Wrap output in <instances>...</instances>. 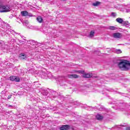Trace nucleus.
I'll return each mask as SVG.
<instances>
[{
	"mask_svg": "<svg viewBox=\"0 0 130 130\" xmlns=\"http://www.w3.org/2000/svg\"><path fill=\"white\" fill-rule=\"evenodd\" d=\"M118 67L121 71H128L130 70V62L123 60L118 63Z\"/></svg>",
	"mask_w": 130,
	"mask_h": 130,
	"instance_id": "nucleus-1",
	"label": "nucleus"
},
{
	"mask_svg": "<svg viewBox=\"0 0 130 130\" xmlns=\"http://www.w3.org/2000/svg\"><path fill=\"white\" fill-rule=\"evenodd\" d=\"M113 37L114 38L117 39H120L122 37V34L120 32H115L113 34Z\"/></svg>",
	"mask_w": 130,
	"mask_h": 130,
	"instance_id": "nucleus-2",
	"label": "nucleus"
},
{
	"mask_svg": "<svg viewBox=\"0 0 130 130\" xmlns=\"http://www.w3.org/2000/svg\"><path fill=\"white\" fill-rule=\"evenodd\" d=\"M10 80V81H13V82H20V78L17 76H11Z\"/></svg>",
	"mask_w": 130,
	"mask_h": 130,
	"instance_id": "nucleus-3",
	"label": "nucleus"
},
{
	"mask_svg": "<svg viewBox=\"0 0 130 130\" xmlns=\"http://www.w3.org/2000/svg\"><path fill=\"white\" fill-rule=\"evenodd\" d=\"M64 80H66V78H64V77L61 76L59 78V82L61 86L64 85V84H63V83H64Z\"/></svg>",
	"mask_w": 130,
	"mask_h": 130,
	"instance_id": "nucleus-4",
	"label": "nucleus"
},
{
	"mask_svg": "<svg viewBox=\"0 0 130 130\" xmlns=\"http://www.w3.org/2000/svg\"><path fill=\"white\" fill-rule=\"evenodd\" d=\"M69 78H71V79H77L79 78V76L76 74H71L69 75Z\"/></svg>",
	"mask_w": 130,
	"mask_h": 130,
	"instance_id": "nucleus-5",
	"label": "nucleus"
},
{
	"mask_svg": "<svg viewBox=\"0 0 130 130\" xmlns=\"http://www.w3.org/2000/svg\"><path fill=\"white\" fill-rule=\"evenodd\" d=\"M92 77V74H90L89 73H85L84 75H83V78H91Z\"/></svg>",
	"mask_w": 130,
	"mask_h": 130,
	"instance_id": "nucleus-6",
	"label": "nucleus"
},
{
	"mask_svg": "<svg viewBox=\"0 0 130 130\" xmlns=\"http://www.w3.org/2000/svg\"><path fill=\"white\" fill-rule=\"evenodd\" d=\"M51 93L54 98L56 97L58 95L57 92L54 90H51Z\"/></svg>",
	"mask_w": 130,
	"mask_h": 130,
	"instance_id": "nucleus-7",
	"label": "nucleus"
},
{
	"mask_svg": "<svg viewBox=\"0 0 130 130\" xmlns=\"http://www.w3.org/2000/svg\"><path fill=\"white\" fill-rule=\"evenodd\" d=\"M116 21L117 22V23H119V24H122V23H123V19L121 18H117Z\"/></svg>",
	"mask_w": 130,
	"mask_h": 130,
	"instance_id": "nucleus-8",
	"label": "nucleus"
},
{
	"mask_svg": "<svg viewBox=\"0 0 130 130\" xmlns=\"http://www.w3.org/2000/svg\"><path fill=\"white\" fill-rule=\"evenodd\" d=\"M19 57L20 59H25L27 57L25 54L21 53L19 55Z\"/></svg>",
	"mask_w": 130,
	"mask_h": 130,
	"instance_id": "nucleus-9",
	"label": "nucleus"
},
{
	"mask_svg": "<svg viewBox=\"0 0 130 130\" xmlns=\"http://www.w3.org/2000/svg\"><path fill=\"white\" fill-rule=\"evenodd\" d=\"M21 13L23 17H25V16H28L29 15L28 12L26 11H22Z\"/></svg>",
	"mask_w": 130,
	"mask_h": 130,
	"instance_id": "nucleus-10",
	"label": "nucleus"
},
{
	"mask_svg": "<svg viewBox=\"0 0 130 130\" xmlns=\"http://www.w3.org/2000/svg\"><path fill=\"white\" fill-rule=\"evenodd\" d=\"M37 20L39 23H42V22H43V19H42V17H41V16H38L37 18Z\"/></svg>",
	"mask_w": 130,
	"mask_h": 130,
	"instance_id": "nucleus-11",
	"label": "nucleus"
},
{
	"mask_svg": "<svg viewBox=\"0 0 130 130\" xmlns=\"http://www.w3.org/2000/svg\"><path fill=\"white\" fill-rule=\"evenodd\" d=\"M95 35V32L93 30L90 31V34L89 35V37L90 38H93V36Z\"/></svg>",
	"mask_w": 130,
	"mask_h": 130,
	"instance_id": "nucleus-12",
	"label": "nucleus"
},
{
	"mask_svg": "<svg viewBox=\"0 0 130 130\" xmlns=\"http://www.w3.org/2000/svg\"><path fill=\"white\" fill-rule=\"evenodd\" d=\"M74 73H78V74H82V75H84L85 74V71L84 70L75 71Z\"/></svg>",
	"mask_w": 130,
	"mask_h": 130,
	"instance_id": "nucleus-13",
	"label": "nucleus"
},
{
	"mask_svg": "<svg viewBox=\"0 0 130 130\" xmlns=\"http://www.w3.org/2000/svg\"><path fill=\"white\" fill-rule=\"evenodd\" d=\"M108 29H109V30H117L118 28L114 26H110L108 27Z\"/></svg>",
	"mask_w": 130,
	"mask_h": 130,
	"instance_id": "nucleus-14",
	"label": "nucleus"
},
{
	"mask_svg": "<svg viewBox=\"0 0 130 130\" xmlns=\"http://www.w3.org/2000/svg\"><path fill=\"white\" fill-rule=\"evenodd\" d=\"M96 118L98 119V120H101V119H103V117H102V116L101 115L98 114L96 116Z\"/></svg>",
	"mask_w": 130,
	"mask_h": 130,
	"instance_id": "nucleus-15",
	"label": "nucleus"
},
{
	"mask_svg": "<svg viewBox=\"0 0 130 130\" xmlns=\"http://www.w3.org/2000/svg\"><path fill=\"white\" fill-rule=\"evenodd\" d=\"M101 4V3H100V2H94L92 4V6H94V7H97L98 6H99V5H100Z\"/></svg>",
	"mask_w": 130,
	"mask_h": 130,
	"instance_id": "nucleus-16",
	"label": "nucleus"
},
{
	"mask_svg": "<svg viewBox=\"0 0 130 130\" xmlns=\"http://www.w3.org/2000/svg\"><path fill=\"white\" fill-rule=\"evenodd\" d=\"M42 94H43V95H44L45 96H47V94H48V92H47V90H44L42 91Z\"/></svg>",
	"mask_w": 130,
	"mask_h": 130,
	"instance_id": "nucleus-17",
	"label": "nucleus"
},
{
	"mask_svg": "<svg viewBox=\"0 0 130 130\" xmlns=\"http://www.w3.org/2000/svg\"><path fill=\"white\" fill-rule=\"evenodd\" d=\"M60 130H66V125H62L59 127Z\"/></svg>",
	"mask_w": 130,
	"mask_h": 130,
	"instance_id": "nucleus-18",
	"label": "nucleus"
},
{
	"mask_svg": "<svg viewBox=\"0 0 130 130\" xmlns=\"http://www.w3.org/2000/svg\"><path fill=\"white\" fill-rule=\"evenodd\" d=\"M115 52L118 54L119 53H121L122 51L120 49H116L115 50Z\"/></svg>",
	"mask_w": 130,
	"mask_h": 130,
	"instance_id": "nucleus-19",
	"label": "nucleus"
},
{
	"mask_svg": "<svg viewBox=\"0 0 130 130\" xmlns=\"http://www.w3.org/2000/svg\"><path fill=\"white\" fill-rule=\"evenodd\" d=\"M68 129H71V126H70L69 125H66V130H68Z\"/></svg>",
	"mask_w": 130,
	"mask_h": 130,
	"instance_id": "nucleus-20",
	"label": "nucleus"
},
{
	"mask_svg": "<svg viewBox=\"0 0 130 130\" xmlns=\"http://www.w3.org/2000/svg\"><path fill=\"white\" fill-rule=\"evenodd\" d=\"M112 16H113V17H116V13H112Z\"/></svg>",
	"mask_w": 130,
	"mask_h": 130,
	"instance_id": "nucleus-21",
	"label": "nucleus"
},
{
	"mask_svg": "<svg viewBox=\"0 0 130 130\" xmlns=\"http://www.w3.org/2000/svg\"><path fill=\"white\" fill-rule=\"evenodd\" d=\"M5 93H6V91H2L1 92V94H2V95H5Z\"/></svg>",
	"mask_w": 130,
	"mask_h": 130,
	"instance_id": "nucleus-22",
	"label": "nucleus"
},
{
	"mask_svg": "<svg viewBox=\"0 0 130 130\" xmlns=\"http://www.w3.org/2000/svg\"><path fill=\"white\" fill-rule=\"evenodd\" d=\"M12 98V94L8 95V99H11Z\"/></svg>",
	"mask_w": 130,
	"mask_h": 130,
	"instance_id": "nucleus-23",
	"label": "nucleus"
},
{
	"mask_svg": "<svg viewBox=\"0 0 130 130\" xmlns=\"http://www.w3.org/2000/svg\"><path fill=\"white\" fill-rule=\"evenodd\" d=\"M129 12H130V10L129 9H127L126 10V12L127 13H129Z\"/></svg>",
	"mask_w": 130,
	"mask_h": 130,
	"instance_id": "nucleus-24",
	"label": "nucleus"
},
{
	"mask_svg": "<svg viewBox=\"0 0 130 130\" xmlns=\"http://www.w3.org/2000/svg\"><path fill=\"white\" fill-rule=\"evenodd\" d=\"M29 42H33L34 43V42H35V41H34V40H30V41H29Z\"/></svg>",
	"mask_w": 130,
	"mask_h": 130,
	"instance_id": "nucleus-25",
	"label": "nucleus"
},
{
	"mask_svg": "<svg viewBox=\"0 0 130 130\" xmlns=\"http://www.w3.org/2000/svg\"><path fill=\"white\" fill-rule=\"evenodd\" d=\"M126 130H130V127H126Z\"/></svg>",
	"mask_w": 130,
	"mask_h": 130,
	"instance_id": "nucleus-26",
	"label": "nucleus"
},
{
	"mask_svg": "<svg viewBox=\"0 0 130 130\" xmlns=\"http://www.w3.org/2000/svg\"><path fill=\"white\" fill-rule=\"evenodd\" d=\"M123 127V125L120 126V127H118V128H122Z\"/></svg>",
	"mask_w": 130,
	"mask_h": 130,
	"instance_id": "nucleus-27",
	"label": "nucleus"
},
{
	"mask_svg": "<svg viewBox=\"0 0 130 130\" xmlns=\"http://www.w3.org/2000/svg\"><path fill=\"white\" fill-rule=\"evenodd\" d=\"M51 75V74H48V78H49V79H50V78H51V77H49V75Z\"/></svg>",
	"mask_w": 130,
	"mask_h": 130,
	"instance_id": "nucleus-28",
	"label": "nucleus"
},
{
	"mask_svg": "<svg viewBox=\"0 0 130 130\" xmlns=\"http://www.w3.org/2000/svg\"><path fill=\"white\" fill-rule=\"evenodd\" d=\"M8 107H13V106H12V105H9V106H8Z\"/></svg>",
	"mask_w": 130,
	"mask_h": 130,
	"instance_id": "nucleus-29",
	"label": "nucleus"
},
{
	"mask_svg": "<svg viewBox=\"0 0 130 130\" xmlns=\"http://www.w3.org/2000/svg\"><path fill=\"white\" fill-rule=\"evenodd\" d=\"M29 17H32V14L29 15Z\"/></svg>",
	"mask_w": 130,
	"mask_h": 130,
	"instance_id": "nucleus-30",
	"label": "nucleus"
}]
</instances>
